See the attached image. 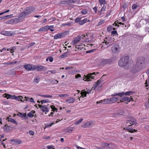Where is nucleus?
<instances>
[{"instance_id":"ea45409f","label":"nucleus","mask_w":149,"mask_h":149,"mask_svg":"<svg viewBox=\"0 0 149 149\" xmlns=\"http://www.w3.org/2000/svg\"><path fill=\"white\" fill-rule=\"evenodd\" d=\"M39 96L44 97H49L50 98H52V96L51 95H39Z\"/></svg>"},{"instance_id":"49530a36","label":"nucleus","mask_w":149,"mask_h":149,"mask_svg":"<svg viewBox=\"0 0 149 149\" xmlns=\"http://www.w3.org/2000/svg\"><path fill=\"white\" fill-rule=\"evenodd\" d=\"M83 119L82 118H81L79 120L77 121L75 123V125H78L82 121H83Z\"/></svg>"},{"instance_id":"3c124183","label":"nucleus","mask_w":149,"mask_h":149,"mask_svg":"<svg viewBox=\"0 0 149 149\" xmlns=\"http://www.w3.org/2000/svg\"><path fill=\"white\" fill-rule=\"evenodd\" d=\"M11 53H13L14 51V50L16 49L15 46H13L11 47Z\"/></svg>"},{"instance_id":"f257e3e1","label":"nucleus","mask_w":149,"mask_h":149,"mask_svg":"<svg viewBox=\"0 0 149 149\" xmlns=\"http://www.w3.org/2000/svg\"><path fill=\"white\" fill-rule=\"evenodd\" d=\"M129 57L128 56H123L121 57L118 61V64L121 67H125V68L128 69L129 68L128 65Z\"/></svg>"},{"instance_id":"1a4fd4ad","label":"nucleus","mask_w":149,"mask_h":149,"mask_svg":"<svg viewBox=\"0 0 149 149\" xmlns=\"http://www.w3.org/2000/svg\"><path fill=\"white\" fill-rule=\"evenodd\" d=\"M130 123L131 125H129L128 127H129L133 125H136L137 124L136 120L134 118H131L130 120L127 121L126 122V125Z\"/></svg>"},{"instance_id":"6e6552de","label":"nucleus","mask_w":149,"mask_h":149,"mask_svg":"<svg viewBox=\"0 0 149 149\" xmlns=\"http://www.w3.org/2000/svg\"><path fill=\"white\" fill-rule=\"evenodd\" d=\"M111 51L113 53L118 54L119 51V45L117 43L111 47Z\"/></svg>"},{"instance_id":"393cba45","label":"nucleus","mask_w":149,"mask_h":149,"mask_svg":"<svg viewBox=\"0 0 149 149\" xmlns=\"http://www.w3.org/2000/svg\"><path fill=\"white\" fill-rule=\"evenodd\" d=\"M2 33L5 36H10L13 35L11 31H3L2 32Z\"/></svg>"},{"instance_id":"dca6fc26","label":"nucleus","mask_w":149,"mask_h":149,"mask_svg":"<svg viewBox=\"0 0 149 149\" xmlns=\"http://www.w3.org/2000/svg\"><path fill=\"white\" fill-rule=\"evenodd\" d=\"M13 128V127L11 126L8 125L7 123H6V125L3 127V129L4 132H8L10 130V128Z\"/></svg>"},{"instance_id":"cd10ccee","label":"nucleus","mask_w":149,"mask_h":149,"mask_svg":"<svg viewBox=\"0 0 149 149\" xmlns=\"http://www.w3.org/2000/svg\"><path fill=\"white\" fill-rule=\"evenodd\" d=\"M91 124V123L90 122H88L82 125V126L84 128H86L89 127Z\"/></svg>"},{"instance_id":"b1692460","label":"nucleus","mask_w":149,"mask_h":149,"mask_svg":"<svg viewBox=\"0 0 149 149\" xmlns=\"http://www.w3.org/2000/svg\"><path fill=\"white\" fill-rule=\"evenodd\" d=\"M27 15L25 14V12L24 11V12L21 13L18 16V18L19 19H22L24 18L25 16Z\"/></svg>"},{"instance_id":"37998d69","label":"nucleus","mask_w":149,"mask_h":149,"mask_svg":"<svg viewBox=\"0 0 149 149\" xmlns=\"http://www.w3.org/2000/svg\"><path fill=\"white\" fill-rule=\"evenodd\" d=\"M49 81V83H55V81H56L57 82V83H58V81L56 80L55 79H49L48 80Z\"/></svg>"},{"instance_id":"9d476101","label":"nucleus","mask_w":149,"mask_h":149,"mask_svg":"<svg viewBox=\"0 0 149 149\" xmlns=\"http://www.w3.org/2000/svg\"><path fill=\"white\" fill-rule=\"evenodd\" d=\"M81 38V36H78L74 38L71 42V44L73 45H74L80 41Z\"/></svg>"},{"instance_id":"c85d7f7f","label":"nucleus","mask_w":149,"mask_h":149,"mask_svg":"<svg viewBox=\"0 0 149 149\" xmlns=\"http://www.w3.org/2000/svg\"><path fill=\"white\" fill-rule=\"evenodd\" d=\"M74 128L72 127H68L66 128L64 130L66 132L70 133L73 130Z\"/></svg>"},{"instance_id":"e2e57ef3","label":"nucleus","mask_w":149,"mask_h":149,"mask_svg":"<svg viewBox=\"0 0 149 149\" xmlns=\"http://www.w3.org/2000/svg\"><path fill=\"white\" fill-rule=\"evenodd\" d=\"M54 123H52L50 124H47L46 125L45 127H49L52 126V125L54 124Z\"/></svg>"},{"instance_id":"a211bd4d","label":"nucleus","mask_w":149,"mask_h":149,"mask_svg":"<svg viewBox=\"0 0 149 149\" xmlns=\"http://www.w3.org/2000/svg\"><path fill=\"white\" fill-rule=\"evenodd\" d=\"M17 115L19 117L24 118L25 120H27L28 119V118L26 115V113H19Z\"/></svg>"},{"instance_id":"f8f14e48","label":"nucleus","mask_w":149,"mask_h":149,"mask_svg":"<svg viewBox=\"0 0 149 149\" xmlns=\"http://www.w3.org/2000/svg\"><path fill=\"white\" fill-rule=\"evenodd\" d=\"M94 74L95 75H96L95 72H93L92 73H90L89 74L86 75L85 76V78L87 80H85V81H91V79H94L95 78V76H92Z\"/></svg>"},{"instance_id":"09e8293b","label":"nucleus","mask_w":149,"mask_h":149,"mask_svg":"<svg viewBox=\"0 0 149 149\" xmlns=\"http://www.w3.org/2000/svg\"><path fill=\"white\" fill-rule=\"evenodd\" d=\"M148 26H147L145 27V30L146 32L149 33V22L148 23Z\"/></svg>"},{"instance_id":"603ef678","label":"nucleus","mask_w":149,"mask_h":149,"mask_svg":"<svg viewBox=\"0 0 149 149\" xmlns=\"http://www.w3.org/2000/svg\"><path fill=\"white\" fill-rule=\"evenodd\" d=\"M138 7V6L136 4H134L132 5V9L134 10Z\"/></svg>"},{"instance_id":"2f4dec72","label":"nucleus","mask_w":149,"mask_h":149,"mask_svg":"<svg viewBox=\"0 0 149 149\" xmlns=\"http://www.w3.org/2000/svg\"><path fill=\"white\" fill-rule=\"evenodd\" d=\"M124 113L123 111H122L121 112L118 113H115L114 115L115 117H118L119 115H122Z\"/></svg>"},{"instance_id":"5701e85b","label":"nucleus","mask_w":149,"mask_h":149,"mask_svg":"<svg viewBox=\"0 0 149 149\" xmlns=\"http://www.w3.org/2000/svg\"><path fill=\"white\" fill-rule=\"evenodd\" d=\"M103 82V81H102L101 79H99L97 81V82H96L95 84L93 85V88L94 89H95V88L98 86L100 85V83Z\"/></svg>"},{"instance_id":"6e6d98bb","label":"nucleus","mask_w":149,"mask_h":149,"mask_svg":"<svg viewBox=\"0 0 149 149\" xmlns=\"http://www.w3.org/2000/svg\"><path fill=\"white\" fill-rule=\"evenodd\" d=\"M111 34L113 35H116L118 34L117 31L116 30H114L112 31L111 32Z\"/></svg>"},{"instance_id":"4be33fe9","label":"nucleus","mask_w":149,"mask_h":149,"mask_svg":"<svg viewBox=\"0 0 149 149\" xmlns=\"http://www.w3.org/2000/svg\"><path fill=\"white\" fill-rule=\"evenodd\" d=\"M10 141L13 142L11 143L13 144H16L17 145L21 143L22 142L19 140H16L15 139L10 140Z\"/></svg>"},{"instance_id":"2eb2a0df","label":"nucleus","mask_w":149,"mask_h":149,"mask_svg":"<svg viewBox=\"0 0 149 149\" xmlns=\"http://www.w3.org/2000/svg\"><path fill=\"white\" fill-rule=\"evenodd\" d=\"M141 70L137 66V65L135 64L134 66L132 68L131 71L133 73H135Z\"/></svg>"},{"instance_id":"f3484780","label":"nucleus","mask_w":149,"mask_h":149,"mask_svg":"<svg viewBox=\"0 0 149 149\" xmlns=\"http://www.w3.org/2000/svg\"><path fill=\"white\" fill-rule=\"evenodd\" d=\"M124 130H125L128 131L130 132L131 133H134V132H136L137 131V130L135 129H133L132 128H130V127H128H128H125L123 128Z\"/></svg>"},{"instance_id":"8fccbe9b","label":"nucleus","mask_w":149,"mask_h":149,"mask_svg":"<svg viewBox=\"0 0 149 149\" xmlns=\"http://www.w3.org/2000/svg\"><path fill=\"white\" fill-rule=\"evenodd\" d=\"M61 3L63 4H66L68 5L69 4V2L66 1H63L61 2Z\"/></svg>"},{"instance_id":"6ab92c4d","label":"nucleus","mask_w":149,"mask_h":149,"mask_svg":"<svg viewBox=\"0 0 149 149\" xmlns=\"http://www.w3.org/2000/svg\"><path fill=\"white\" fill-rule=\"evenodd\" d=\"M130 98L128 97H122V100L124 101H127L128 102H129L132 100L133 101V98L131 96L130 97Z\"/></svg>"},{"instance_id":"5fc2aeb1","label":"nucleus","mask_w":149,"mask_h":149,"mask_svg":"<svg viewBox=\"0 0 149 149\" xmlns=\"http://www.w3.org/2000/svg\"><path fill=\"white\" fill-rule=\"evenodd\" d=\"M87 12V11L86 9H83L81 11V13L83 14H86Z\"/></svg>"},{"instance_id":"a878e982","label":"nucleus","mask_w":149,"mask_h":149,"mask_svg":"<svg viewBox=\"0 0 149 149\" xmlns=\"http://www.w3.org/2000/svg\"><path fill=\"white\" fill-rule=\"evenodd\" d=\"M6 120H7L8 122H10L16 124V125H17V123L15 119L11 118H10L8 117L7 118Z\"/></svg>"},{"instance_id":"338daca9","label":"nucleus","mask_w":149,"mask_h":149,"mask_svg":"<svg viewBox=\"0 0 149 149\" xmlns=\"http://www.w3.org/2000/svg\"><path fill=\"white\" fill-rule=\"evenodd\" d=\"M49 72H51L52 74H55L56 73V71L54 70L49 71L47 72V73H48Z\"/></svg>"},{"instance_id":"72a5a7b5","label":"nucleus","mask_w":149,"mask_h":149,"mask_svg":"<svg viewBox=\"0 0 149 149\" xmlns=\"http://www.w3.org/2000/svg\"><path fill=\"white\" fill-rule=\"evenodd\" d=\"M87 19L85 18L84 19L80 21L79 23V24L80 25H82L85 24L87 22Z\"/></svg>"},{"instance_id":"774afa93","label":"nucleus","mask_w":149,"mask_h":149,"mask_svg":"<svg viewBox=\"0 0 149 149\" xmlns=\"http://www.w3.org/2000/svg\"><path fill=\"white\" fill-rule=\"evenodd\" d=\"M93 10L94 11L95 13H96L97 11V7L95 6L93 8Z\"/></svg>"},{"instance_id":"79ce46f5","label":"nucleus","mask_w":149,"mask_h":149,"mask_svg":"<svg viewBox=\"0 0 149 149\" xmlns=\"http://www.w3.org/2000/svg\"><path fill=\"white\" fill-rule=\"evenodd\" d=\"M81 94L82 97H86V94H87L86 93V91L81 92Z\"/></svg>"},{"instance_id":"052dcab7","label":"nucleus","mask_w":149,"mask_h":149,"mask_svg":"<svg viewBox=\"0 0 149 149\" xmlns=\"http://www.w3.org/2000/svg\"><path fill=\"white\" fill-rule=\"evenodd\" d=\"M60 97H63L67 96L68 95L67 94H63L58 95Z\"/></svg>"},{"instance_id":"39448f33","label":"nucleus","mask_w":149,"mask_h":149,"mask_svg":"<svg viewBox=\"0 0 149 149\" xmlns=\"http://www.w3.org/2000/svg\"><path fill=\"white\" fill-rule=\"evenodd\" d=\"M69 34V32L68 31H65L61 33H58L54 36V39H57L60 38L61 37H63Z\"/></svg>"},{"instance_id":"a18cd8bd","label":"nucleus","mask_w":149,"mask_h":149,"mask_svg":"<svg viewBox=\"0 0 149 149\" xmlns=\"http://www.w3.org/2000/svg\"><path fill=\"white\" fill-rule=\"evenodd\" d=\"M50 107L52 109V111H57L58 110V109L55 107V106L53 105L51 106Z\"/></svg>"},{"instance_id":"4468645a","label":"nucleus","mask_w":149,"mask_h":149,"mask_svg":"<svg viewBox=\"0 0 149 149\" xmlns=\"http://www.w3.org/2000/svg\"><path fill=\"white\" fill-rule=\"evenodd\" d=\"M46 69V68L44 66L42 65H37L36 66L35 65V67L34 68V70H36L38 71H40L42 70H45Z\"/></svg>"},{"instance_id":"13d9d810","label":"nucleus","mask_w":149,"mask_h":149,"mask_svg":"<svg viewBox=\"0 0 149 149\" xmlns=\"http://www.w3.org/2000/svg\"><path fill=\"white\" fill-rule=\"evenodd\" d=\"M48 59H49V60L50 62H52L53 60V58L52 56L48 57Z\"/></svg>"},{"instance_id":"e433bc0d","label":"nucleus","mask_w":149,"mask_h":149,"mask_svg":"<svg viewBox=\"0 0 149 149\" xmlns=\"http://www.w3.org/2000/svg\"><path fill=\"white\" fill-rule=\"evenodd\" d=\"M22 98L23 97L22 96H20L19 97H17L16 96V98H15V99L17 100H18V101H21V102H24V101L22 100Z\"/></svg>"},{"instance_id":"423d86ee","label":"nucleus","mask_w":149,"mask_h":149,"mask_svg":"<svg viewBox=\"0 0 149 149\" xmlns=\"http://www.w3.org/2000/svg\"><path fill=\"white\" fill-rule=\"evenodd\" d=\"M35 9V8L34 7L30 6L26 7L24 10V11L25 14L27 15L33 12Z\"/></svg>"},{"instance_id":"7ed1b4c3","label":"nucleus","mask_w":149,"mask_h":149,"mask_svg":"<svg viewBox=\"0 0 149 149\" xmlns=\"http://www.w3.org/2000/svg\"><path fill=\"white\" fill-rule=\"evenodd\" d=\"M135 93V92H134L132 91H128L126 92H122L119 93H115L112 94L111 95V96L114 97L118 95L119 96H120V97H122V96H123L124 95L126 96H129L131 94H133Z\"/></svg>"},{"instance_id":"a19ab883","label":"nucleus","mask_w":149,"mask_h":149,"mask_svg":"<svg viewBox=\"0 0 149 149\" xmlns=\"http://www.w3.org/2000/svg\"><path fill=\"white\" fill-rule=\"evenodd\" d=\"M99 1L101 5L107 4V2L105 0H99Z\"/></svg>"},{"instance_id":"20e7f679","label":"nucleus","mask_w":149,"mask_h":149,"mask_svg":"<svg viewBox=\"0 0 149 149\" xmlns=\"http://www.w3.org/2000/svg\"><path fill=\"white\" fill-rule=\"evenodd\" d=\"M144 58L142 57L138 58L136 65L141 69L144 64Z\"/></svg>"},{"instance_id":"bb28decb","label":"nucleus","mask_w":149,"mask_h":149,"mask_svg":"<svg viewBox=\"0 0 149 149\" xmlns=\"http://www.w3.org/2000/svg\"><path fill=\"white\" fill-rule=\"evenodd\" d=\"M75 99L72 97H69L66 100V102L69 103H73L75 101Z\"/></svg>"},{"instance_id":"7c9ffc66","label":"nucleus","mask_w":149,"mask_h":149,"mask_svg":"<svg viewBox=\"0 0 149 149\" xmlns=\"http://www.w3.org/2000/svg\"><path fill=\"white\" fill-rule=\"evenodd\" d=\"M34 111H32L27 114V116L30 118H32L33 116V114L35 113Z\"/></svg>"},{"instance_id":"c03bdc74","label":"nucleus","mask_w":149,"mask_h":149,"mask_svg":"<svg viewBox=\"0 0 149 149\" xmlns=\"http://www.w3.org/2000/svg\"><path fill=\"white\" fill-rule=\"evenodd\" d=\"M114 147V146L112 143H111L109 144L108 148H109V149H112Z\"/></svg>"},{"instance_id":"f704fd0d","label":"nucleus","mask_w":149,"mask_h":149,"mask_svg":"<svg viewBox=\"0 0 149 149\" xmlns=\"http://www.w3.org/2000/svg\"><path fill=\"white\" fill-rule=\"evenodd\" d=\"M106 99H104L103 100H101L99 101H97V102L96 103L97 104H98V103H103V104H107V103L106 102Z\"/></svg>"},{"instance_id":"0e129e2a","label":"nucleus","mask_w":149,"mask_h":149,"mask_svg":"<svg viewBox=\"0 0 149 149\" xmlns=\"http://www.w3.org/2000/svg\"><path fill=\"white\" fill-rule=\"evenodd\" d=\"M4 95H5V97L6 98H7V99H9V97H10V96H9V95H10V94H7V93H5L4 94Z\"/></svg>"},{"instance_id":"680f3d73","label":"nucleus","mask_w":149,"mask_h":149,"mask_svg":"<svg viewBox=\"0 0 149 149\" xmlns=\"http://www.w3.org/2000/svg\"><path fill=\"white\" fill-rule=\"evenodd\" d=\"M9 96H10V97H9V99H14L16 98V96L14 95L13 96L10 95H9Z\"/></svg>"},{"instance_id":"473e14b6","label":"nucleus","mask_w":149,"mask_h":149,"mask_svg":"<svg viewBox=\"0 0 149 149\" xmlns=\"http://www.w3.org/2000/svg\"><path fill=\"white\" fill-rule=\"evenodd\" d=\"M69 55V53L68 52H66L61 55L60 56L61 58H64L65 57H67Z\"/></svg>"},{"instance_id":"c756f323","label":"nucleus","mask_w":149,"mask_h":149,"mask_svg":"<svg viewBox=\"0 0 149 149\" xmlns=\"http://www.w3.org/2000/svg\"><path fill=\"white\" fill-rule=\"evenodd\" d=\"M25 99L24 101L26 100V101H29L31 102H34V101L33 99L32 98H29L27 97H24Z\"/></svg>"},{"instance_id":"864d4df0","label":"nucleus","mask_w":149,"mask_h":149,"mask_svg":"<svg viewBox=\"0 0 149 149\" xmlns=\"http://www.w3.org/2000/svg\"><path fill=\"white\" fill-rule=\"evenodd\" d=\"M81 19V17H77L76 19H75V22L76 23H77L78 22H79Z\"/></svg>"},{"instance_id":"4d7b16f0","label":"nucleus","mask_w":149,"mask_h":149,"mask_svg":"<svg viewBox=\"0 0 149 149\" xmlns=\"http://www.w3.org/2000/svg\"><path fill=\"white\" fill-rule=\"evenodd\" d=\"M48 27H49L50 28V29H49L51 31H53L54 30V29H52L54 28V26L53 25L51 26H48Z\"/></svg>"},{"instance_id":"9b49d317","label":"nucleus","mask_w":149,"mask_h":149,"mask_svg":"<svg viewBox=\"0 0 149 149\" xmlns=\"http://www.w3.org/2000/svg\"><path fill=\"white\" fill-rule=\"evenodd\" d=\"M38 106L39 107L41 110L43 112H48L49 111V109H48L46 105L42 106L38 104Z\"/></svg>"},{"instance_id":"4c0bfd02","label":"nucleus","mask_w":149,"mask_h":149,"mask_svg":"<svg viewBox=\"0 0 149 149\" xmlns=\"http://www.w3.org/2000/svg\"><path fill=\"white\" fill-rule=\"evenodd\" d=\"M40 78L38 77H36L34 79V81L36 84H38L40 81Z\"/></svg>"},{"instance_id":"ddd939ff","label":"nucleus","mask_w":149,"mask_h":149,"mask_svg":"<svg viewBox=\"0 0 149 149\" xmlns=\"http://www.w3.org/2000/svg\"><path fill=\"white\" fill-rule=\"evenodd\" d=\"M105 38L107 40L106 41L104 40V41L105 42V43L106 45H107L108 47L109 46L112 45L113 43H111L110 42L112 40L111 38L110 37H106Z\"/></svg>"},{"instance_id":"0eeeda50","label":"nucleus","mask_w":149,"mask_h":149,"mask_svg":"<svg viewBox=\"0 0 149 149\" xmlns=\"http://www.w3.org/2000/svg\"><path fill=\"white\" fill-rule=\"evenodd\" d=\"M35 65L30 64H26L23 66V68L28 71L34 70Z\"/></svg>"},{"instance_id":"412c9836","label":"nucleus","mask_w":149,"mask_h":149,"mask_svg":"<svg viewBox=\"0 0 149 149\" xmlns=\"http://www.w3.org/2000/svg\"><path fill=\"white\" fill-rule=\"evenodd\" d=\"M48 26L41 27L38 30V32L47 31L49 29H50L49 27L48 28Z\"/></svg>"},{"instance_id":"de8ad7c7","label":"nucleus","mask_w":149,"mask_h":149,"mask_svg":"<svg viewBox=\"0 0 149 149\" xmlns=\"http://www.w3.org/2000/svg\"><path fill=\"white\" fill-rule=\"evenodd\" d=\"M96 50V49H91L90 50H89L88 51H86V53H91L92 52H94Z\"/></svg>"},{"instance_id":"bf43d9fd","label":"nucleus","mask_w":149,"mask_h":149,"mask_svg":"<svg viewBox=\"0 0 149 149\" xmlns=\"http://www.w3.org/2000/svg\"><path fill=\"white\" fill-rule=\"evenodd\" d=\"M8 18V15H6L1 17H0V20H2L3 19H6Z\"/></svg>"},{"instance_id":"c9c22d12","label":"nucleus","mask_w":149,"mask_h":149,"mask_svg":"<svg viewBox=\"0 0 149 149\" xmlns=\"http://www.w3.org/2000/svg\"><path fill=\"white\" fill-rule=\"evenodd\" d=\"M102 145L104 148H108L109 144L106 143H102Z\"/></svg>"},{"instance_id":"aec40b11","label":"nucleus","mask_w":149,"mask_h":149,"mask_svg":"<svg viewBox=\"0 0 149 149\" xmlns=\"http://www.w3.org/2000/svg\"><path fill=\"white\" fill-rule=\"evenodd\" d=\"M106 103L107 104L112 103L116 102L115 97H112L109 99H106Z\"/></svg>"},{"instance_id":"f03ea898","label":"nucleus","mask_w":149,"mask_h":149,"mask_svg":"<svg viewBox=\"0 0 149 149\" xmlns=\"http://www.w3.org/2000/svg\"><path fill=\"white\" fill-rule=\"evenodd\" d=\"M115 59L114 57H111L109 59H103L100 62V65L104 66L107 64H111L113 63Z\"/></svg>"},{"instance_id":"58836bf2","label":"nucleus","mask_w":149,"mask_h":149,"mask_svg":"<svg viewBox=\"0 0 149 149\" xmlns=\"http://www.w3.org/2000/svg\"><path fill=\"white\" fill-rule=\"evenodd\" d=\"M40 102L42 104H43V103L50 102V101L49 99H46L42 100L40 101Z\"/></svg>"},{"instance_id":"69168bd1","label":"nucleus","mask_w":149,"mask_h":149,"mask_svg":"<svg viewBox=\"0 0 149 149\" xmlns=\"http://www.w3.org/2000/svg\"><path fill=\"white\" fill-rule=\"evenodd\" d=\"M29 133L31 135H33L34 134V132L32 131L29 130Z\"/></svg>"}]
</instances>
